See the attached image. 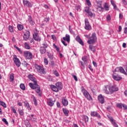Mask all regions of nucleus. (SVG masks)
<instances>
[{"label":"nucleus","mask_w":127,"mask_h":127,"mask_svg":"<svg viewBox=\"0 0 127 127\" xmlns=\"http://www.w3.org/2000/svg\"><path fill=\"white\" fill-rule=\"evenodd\" d=\"M29 79L33 82L32 83H29V86L33 90H35V91L37 94H38L40 97H41V93H40V87L37 84V79L33 76V75L29 74L28 75Z\"/></svg>","instance_id":"obj_1"},{"label":"nucleus","mask_w":127,"mask_h":127,"mask_svg":"<svg viewBox=\"0 0 127 127\" xmlns=\"http://www.w3.org/2000/svg\"><path fill=\"white\" fill-rule=\"evenodd\" d=\"M118 91H119V88L117 86L107 85L104 87L103 92L107 95H111Z\"/></svg>","instance_id":"obj_2"},{"label":"nucleus","mask_w":127,"mask_h":127,"mask_svg":"<svg viewBox=\"0 0 127 127\" xmlns=\"http://www.w3.org/2000/svg\"><path fill=\"white\" fill-rule=\"evenodd\" d=\"M97 34L96 33H93L91 36L89 38L87 43L88 44H95L96 41H97Z\"/></svg>","instance_id":"obj_3"},{"label":"nucleus","mask_w":127,"mask_h":127,"mask_svg":"<svg viewBox=\"0 0 127 127\" xmlns=\"http://www.w3.org/2000/svg\"><path fill=\"white\" fill-rule=\"evenodd\" d=\"M35 68L36 71H37L38 73L43 75H45V74H46V71H45V69L43 66L36 64L35 65Z\"/></svg>","instance_id":"obj_4"},{"label":"nucleus","mask_w":127,"mask_h":127,"mask_svg":"<svg viewBox=\"0 0 127 127\" xmlns=\"http://www.w3.org/2000/svg\"><path fill=\"white\" fill-rule=\"evenodd\" d=\"M81 92L88 101H93V98H92V96H91L90 93H89V92H88V91H87L83 87H81Z\"/></svg>","instance_id":"obj_5"},{"label":"nucleus","mask_w":127,"mask_h":127,"mask_svg":"<svg viewBox=\"0 0 127 127\" xmlns=\"http://www.w3.org/2000/svg\"><path fill=\"white\" fill-rule=\"evenodd\" d=\"M47 47H48V44L46 42L41 45L39 50L41 54H45L46 53V48H47Z\"/></svg>","instance_id":"obj_6"},{"label":"nucleus","mask_w":127,"mask_h":127,"mask_svg":"<svg viewBox=\"0 0 127 127\" xmlns=\"http://www.w3.org/2000/svg\"><path fill=\"white\" fill-rule=\"evenodd\" d=\"M23 55L26 59H28V60H31V59H32L33 56L32 53L29 51L24 52Z\"/></svg>","instance_id":"obj_7"},{"label":"nucleus","mask_w":127,"mask_h":127,"mask_svg":"<svg viewBox=\"0 0 127 127\" xmlns=\"http://www.w3.org/2000/svg\"><path fill=\"white\" fill-rule=\"evenodd\" d=\"M126 71H125V69L123 67H118L115 68L116 72H120V73H122L123 74L127 75V67L126 68Z\"/></svg>","instance_id":"obj_8"},{"label":"nucleus","mask_w":127,"mask_h":127,"mask_svg":"<svg viewBox=\"0 0 127 127\" xmlns=\"http://www.w3.org/2000/svg\"><path fill=\"white\" fill-rule=\"evenodd\" d=\"M13 60L17 67H20L21 63H20V61H19V59L17 58V56L14 55H13Z\"/></svg>","instance_id":"obj_9"},{"label":"nucleus","mask_w":127,"mask_h":127,"mask_svg":"<svg viewBox=\"0 0 127 127\" xmlns=\"http://www.w3.org/2000/svg\"><path fill=\"white\" fill-rule=\"evenodd\" d=\"M85 29L86 30H91L92 29V27L90 25V23H89V20L87 19H85Z\"/></svg>","instance_id":"obj_10"},{"label":"nucleus","mask_w":127,"mask_h":127,"mask_svg":"<svg viewBox=\"0 0 127 127\" xmlns=\"http://www.w3.org/2000/svg\"><path fill=\"white\" fill-rule=\"evenodd\" d=\"M90 116L94 118H97L98 120L101 119V115L97 112V111H92L91 112Z\"/></svg>","instance_id":"obj_11"},{"label":"nucleus","mask_w":127,"mask_h":127,"mask_svg":"<svg viewBox=\"0 0 127 127\" xmlns=\"http://www.w3.org/2000/svg\"><path fill=\"white\" fill-rule=\"evenodd\" d=\"M33 36L34 40L36 41H41V37L39 36V34H38V33H35Z\"/></svg>","instance_id":"obj_12"},{"label":"nucleus","mask_w":127,"mask_h":127,"mask_svg":"<svg viewBox=\"0 0 127 127\" xmlns=\"http://www.w3.org/2000/svg\"><path fill=\"white\" fill-rule=\"evenodd\" d=\"M29 36H30V32H29V31H26L23 35V40L24 41H27L29 39Z\"/></svg>","instance_id":"obj_13"},{"label":"nucleus","mask_w":127,"mask_h":127,"mask_svg":"<svg viewBox=\"0 0 127 127\" xmlns=\"http://www.w3.org/2000/svg\"><path fill=\"white\" fill-rule=\"evenodd\" d=\"M113 79H114V80H116V81H120L122 80V77H121V76L119 75L116 73H114L113 74Z\"/></svg>","instance_id":"obj_14"},{"label":"nucleus","mask_w":127,"mask_h":127,"mask_svg":"<svg viewBox=\"0 0 127 127\" xmlns=\"http://www.w3.org/2000/svg\"><path fill=\"white\" fill-rule=\"evenodd\" d=\"M98 100L100 104H104V103H105V99L102 94H100L98 96Z\"/></svg>","instance_id":"obj_15"},{"label":"nucleus","mask_w":127,"mask_h":127,"mask_svg":"<svg viewBox=\"0 0 127 127\" xmlns=\"http://www.w3.org/2000/svg\"><path fill=\"white\" fill-rule=\"evenodd\" d=\"M62 103L64 107H67V106H68V100H67L65 97L62 98Z\"/></svg>","instance_id":"obj_16"},{"label":"nucleus","mask_w":127,"mask_h":127,"mask_svg":"<svg viewBox=\"0 0 127 127\" xmlns=\"http://www.w3.org/2000/svg\"><path fill=\"white\" fill-rule=\"evenodd\" d=\"M55 102V101H53L52 98L48 99L47 102L48 106H50V107H53V106L54 105Z\"/></svg>","instance_id":"obj_17"},{"label":"nucleus","mask_w":127,"mask_h":127,"mask_svg":"<svg viewBox=\"0 0 127 127\" xmlns=\"http://www.w3.org/2000/svg\"><path fill=\"white\" fill-rule=\"evenodd\" d=\"M23 4L24 5H27L29 6V7H32V4L30 3L29 1H27L26 0H23Z\"/></svg>","instance_id":"obj_18"},{"label":"nucleus","mask_w":127,"mask_h":127,"mask_svg":"<svg viewBox=\"0 0 127 127\" xmlns=\"http://www.w3.org/2000/svg\"><path fill=\"white\" fill-rule=\"evenodd\" d=\"M75 40H76V41H77V42L79 43V44H81V45H84V43L83 42L82 39H81V38H80V36H77Z\"/></svg>","instance_id":"obj_19"},{"label":"nucleus","mask_w":127,"mask_h":127,"mask_svg":"<svg viewBox=\"0 0 127 127\" xmlns=\"http://www.w3.org/2000/svg\"><path fill=\"white\" fill-rule=\"evenodd\" d=\"M56 87H57L58 90H62V84L60 82H58L56 83Z\"/></svg>","instance_id":"obj_20"},{"label":"nucleus","mask_w":127,"mask_h":127,"mask_svg":"<svg viewBox=\"0 0 127 127\" xmlns=\"http://www.w3.org/2000/svg\"><path fill=\"white\" fill-rule=\"evenodd\" d=\"M50 88L52 90V91H53L54 92H56V93H57V92H59V90L58 89V88H57L56 86L52 85L50 86Z\"/></svg>","instance_id":"obj_21"},{"label":"nucleus","mask_w":127,"mask_h":127,"mask_svg":"<svg viewBox=\"0 0 127 127\" xmlns=\"http://www.w3.org/2000/svg\"><path fill=\"white\" fill-rule=\"evenodd\" d=\"M63 112L65 117H68L69 116V111L68 110V109L66 108H63Z\"/></svg>","instance_id":"obj_22"},{"label":"nucleus","mask_w":127,"mask_h":127,"mask_svg":"<svg viewBox=\"0 0 127 127\" xmlns=\"http://www.w3.org/2000/svg\"><path fill=\"white\" fill-rule=\"evenodd\" d=\"M63 40L69 43L70 42V36L68 34H66L65 37H63Z\"/></svg>","instance_id":"obj_23"},{"label":"nucleus","mask_w":127,"mask_h":127,"mask_svg":"<svg viewBox=\"0 0 127 127\" xmlns=\"http://www.w3.org/2000/svg\"><path fill=\"white\" fill-rule=\"evenodd\" d=\"M28 17V21L30 24H31V25H34V22L32 20V17L30 15H29Z\"/></svg>","instance_id":"obj_24"},{"label":"nucleus","mask_w":127,"mask_h":127,"mask_svg":"<svg viewBox=\"0 0 127 127\" xmlns=\"http://www.w3.org/2000/svg\"><path fill=\"white\" fill-rule=\"evenodd\" d=\"M87 13L88 14V16H89L90 17H95V16H96L95 13H93L91 11H89V12Z\"/></svg>","instance_id":"obj_25"},{"label":"nucleus","mask_w":127,"mask_h":127,"mask_svg":"<svg viewBox=\"0 0 127 127\" xmlns=\"http://www.w3.org/2000/svg\"><path fill=\"white\" fill-rule=\"evenodd\" d=\"M89 48L92 52H95V51H96V48L92 45H89Z\"/></svg>","instance_id":"obj_26"},{"label":"nucleus","mask_w":127,"mask_h":127,"mask_svg":"<svg viewBox=\"0 0 127 127\" xmlns=\"http://www.w3.org/2000/svg\"><path fill=\"white\" fill-rule=\"evenodd\" d=\"M9 79L10 82H13V80H14V74L13 73H11L9 75Z\"/></svg>","instance_id":"obj_27"},{"label":"nucleus","mask_w":127,"mask_h":127,"mask_svg":"<svg viewBox=\"0 0 127 127\" xmlns=\"http://www.w3.org/2000/svg\"><path fill=\"white\" fill-rule=\"evenodd\" d=\"M104 8L106 10H110V7H109V4H108V3H105Z\"/></svg>","instance_id":"obj_28"},{"label":"nucleus","mask_w":127,"mask_h":127,"mask_svg":"<svg viewBox=\"0 0 127 127\" xmlns=\"http://www.w3.org/2000/svg\"><path fill=\"white\" fill-rule=\"evenodd\" d=\"M25 107H26L28 110H31L30 106H29V104L27 102H24Z\"/></svg>","instance_id":"obj_29"},{"label":"nucleus","mask_w":127,"mask_h":127,"mask_svg":"<svg viewBox=\"0 0 127 127\" xmlns=\"http://www.w3.org/2000/svg\"><path fill=\"white\" fill-rule=\"evenodd\" d=\"M111 124H112L113 126L115 127H119V126H118V124L116 123V120H113L111 122Z\"/></svg>","instance_id":"obj_30"},{"label":"nucleus","mask_w":127,"mask_h":127,"mask_svg":"<svg viewBox=\"0 0 127 127\" xmlns=\"http://www.w3.org/2000/svg\"><path fill=\"white\" fill-rule=\"evenodd\" d=\"M96 8L97 11L101 12V11H103V9H104V7L103 6L101 7H96Z\"/></svg>","instance_id":"obj_31"},{"label":"nucleus","mask_w":127,"mask_h":127,"mask_svg":"<svg viewBox=\"0 0 127 127\" xmlns=\"http://www.w3.org/2000/svg\"><path fill=\"white\" fill-rule=\"evenodd\" d=\"M96 2H97L96 7H100L103 6H102V1H96Z\"/></svg>","instance_id":"obj_32"},{"label":"nucleus","mask_w":127,"mask_h":127,"mask_svg":"<svg viewBox=\"0 0 127 127\" xmlns=\"http://www.w3.org/2000/svg\"><path fill=\"white\" fill-rule=\"evenodd\" d=\"M83 120L85 121V123H88L89 122V117L87 116H84Z\"/></svg>","instance_id":"obj_33"},{"label":"nucleus","mask_w":127,"mask_h":127,"mask_svg":"<svg viewBox=\"0 0 127 127\" xmlns=\"http://www.w3.org/2000/svg\"><path fill=\"white\" fill-rule=\"evenodd\" d=\"M53 74H55V75L56 76V77H59V76H60L59 73L58 72V71H57V70H53Z\"/></svg>","instance_id":"obj_34"},{"label":"nucleus","mask_w":127,"mask_h":127,"mask_svg":"<svg viewBox=\"0 0 127 127\" xmlns=\"http://www.w3.org/2000/svg\"><path fill=\"white\" fill-rule=\"evenodd\" d=\"M24 45H25V48L26 49H28V50L30 49V46H29V44H28V43L25 42L24 43Z\"/></svg>","instance_id":"obj_35"},{"label":"nucleus","mask_w":127,"mask_h":127,"mask_svg":"<svg viewBox=\"0 0 127 127\" xmlns=\"http://www.w3.org/2000/svg\"><path fill=\"white\" fill-rule=\"evenodd\" d=\"M17 28L18 30H20V31L22 30V29H23V25L21 24L18 25Z\"/></svg>","instance_id":"obj_36"},{"label":"nucleus","mask_w":127,"mask_h":127,"mask_svg":"<svg viewBox=\"0 0 127 127\" xmlns=\"http://www.w3.org/2000/svg\"><path fill=\"white\" fill-rule=\"evenodd\" d=\"M20 88L21 90H23V91H24L25 90V86L23 83H21L20 85Z\"/></svg>","instance_id":"obj_37"},{"label":"nucleus","mask_w":127,"mask_h":127,"mask_svg":"<svg viewBox=\"0 0 127 127\" xmlns=\"http://www.w3.org/2000/svg\"><path fill=\"white\" fill-rule=\"evenodd\" d=\"M0 106H2L3 108H6V104L2 101H0Z\"/></svg>","instance_id":"obj_38"},{"label":"nucleus","mask_w":127,"mask_h":127,"mask_svg":"<svg viewBox=\"0 0 127 127\" xmlns=\"http://www.w3.org/2000/svg\"><path fill=\"white\" fill-rule=\"evenodd\" d=\"M32 99L35 106H37V100H36V98H35V97L33 96Z\"/></svg>","instance_id":"obj_39"},{"label":"nucleus","mask_w":127,"mask_h":127,"mask_svg":"<svg viewBox=\"0 0 127 127\" xmlns=\"http://www.w3.org/2000/svg\"><path fill=\"white\" fill-rule=\"evenodd\" d=\"M44 60L45 65H48V60L46 58H44Z\"/></svg>","instance_id":"obj_40"},{"label":"nucleus","mask_w":127,"mask_h":127,"mask_svg":"<svg viewBox=\"0 0 127 127\" xmlns=\"http://www.w3.org/2000/svg\"><path fill=\"white\" fill-rule=\"evenodd\" d=\"M82 60L84 62L85 64H86V63H87V57H82Z\"/></svg>","instance_id":"obj_41"},{"label":"nucleus","mask_w":127,"mask_h":127,"mask_svg":"<svg viewBox=\"0 0 127 127\" xmlns=\"http://www.w3.org/2000/svg\"><path fill=\"white\" fill-rule=\"evenodd\" d=\"M19 111V114L20 115V116H23L24 115V112H23V110H18Z\"/></svg>","instance_id":"obj_42"},{"label":"nucleus","mask_w":127,"mask_h":127,"mask_svg":"<svg viewBox=\"0 0 127 127\" xmlns=\"http://www.w3.org/2000/svg\"><path fill=\"white\" fill-rule=\"evenodd\" d=\"M123 105L121 103H117L116 106L117 107H118V108H120V109H122V108H123Z\"/></svg>","instance_id":"obj_43"},{"label":"nucleus","mask_w":127,"mask_h":127,"mask_svg":"<svg viewBox=\"0 0 127 127\" xmlns=\"http://www.w3.org/2000/svg\"><path fill=\"white\" fill-rule=\"evenodd\" d=\"M85 12H86V13H87V12H90V7H86L85 8Z\"/></svg>","instance_id":"obj_44"},{"label":"nucleus","mask_w":127,"mask_h":127,"mask_svg":"<svg viewBox=\"0 0 127 127\" xmlns=\"http://www.w3.org/2000/svg\"><path fill=\"white\" fill-rule=\"evenodd\" d=\"M8 28L10 32H13V28H12V26L9 25L8 26Z\"/></svg>","instance_id":"obj_45"},{"label":"nucleus","mask_w":127,"mask_h":127,"mask_svg":"<svg viewBox=\"0 0 127 127\" xmlns=\"http://www.w3.org/2000/svg\"><path fill=\"white\" fill-rule=\"evenodd\" d=\"M86 1L88 6H91V5H92V4L91 3V1H90V0H86Z\"/></svg>","instance_id":"obj_46"},{"label":"nucleus","mask_w":127,"mask_h":127,"mask_svg":"<svg viewBox=\"0 0 127 127\" xmlns=\"http://www.w3.org/2000/svg\"><path fill=\"white\" fill-rule=\"evenodd\" d=\"M2 121L5 124V125H6V126H8V122L6 121V119L3 118L2 119Z\"/></svg>","instance_id":"obj_47"},{"label":"nucleus","mask_w":127,"mask_h":127,"mask_svg":"<svg viewBox=\"0 0 127 127\" xmlns=\"http://www.w3.org/2000/svg\"><path fill=\"white\" fill-rule=\"evenodd\" d=\"M107 117L110 120V122L114 120V118L110 115H107Z\"/></svg>","instance_id":"obj_48"},{"label":"nucleus","mask_w":127,"mask_h":127,"mask_svg":"<svg viewBox=\"0 0 127 127\" xmlns=\"http://www.w3.org/2000/svg\"><path fill=\"white\" fill-rule=\"evenodd\" d=\"M106 19L107 20H111V15L110 14L107 15Z\"/></svg>","instance_id":"obj_49"},{"label":"nucleus","mask_w":127,"mask_h":127,"mask_svg":"<svg viewBox=\"0 0 127 127\" xmlns=\"http://www.w3.org/2000/svg\"><path fill=\"white\" fill-rule=\"evenodd\" d=\"M72 77H73L75 81H78V78H77V76L76 75L72 74Z\"/></svg>","instance_id":"obj_50"},{"label":"nucleus","mask_w":127,"mask_h":127,"mask_svg":"<svg viewBox=\"0 0 127 127\" xmlns=\"http://www.w3.org/2000/svg\"><path fill=\"white\" fill-rule=\"evenodd\" d=\"M48 56L50 59H53V56L51 55V54H48Z\"/></svg>","instance_id":"obj_51"},{"label":"nucleus","mask_w":127,"mask_h":127,"mask_svg":"<svg viewBox=\"0 0 127 127\" xmlns=\"http://www.w3.org/2000/svg\"><path fill=\"white\" fill-rule=\"evenodd\" d=\"M14 48H16V49H17V50H18L19 52H20L21 51V50L18 47H16V46H14Z\"/></svg>","instance_id":"obj_52"},{"label":"nucleus","mask_w":127,"mask_h":127,"mask_svg":"<svg viewBox=\"0 0 127 127\" xmlns=\"http://www.w3.org/2000/svg\"><path fill=\"white\" fill-rule=\"evenodd\" d=\"M81 6H80V5H77L75 6V9L76 10H79Z\"/></svg>","instance_id":"obj_53"},{"label":"nucleus","mask_w":127,"mask_h":127,"mask_svg":"<svg viewBox=\"0 0 127 127\" xmlns=\"http://www.w3.org/2000/svg\"><path fill=\"white\" fill-rule=\"evenodd\" d=\"M88 68L90 69V70L92 71V72H93V71L94 70L93 67L90 65H88Z\"/></svg>","instance_id":"obj_54"},{"label":"nucleus","mask_w":127,"mask_h":127,"mask_svg":"<svg viewBox=\"0 0 127 127\" xmlns=\"http://www.w3.org/2000/svg\"><path fill=\"white\" fill-rule=\"evenodd\" d=\"M113 7H114V9L119 10V8H118V7L117 6V5H116V4L114 5H113Z\"/></svg>","instance_id":"obj_55"},{"label":"nucleus","mask_w":127,"mask_h":127,"mask_svg":"<svg viewBox=\"0 0 127 127\" xmlns=\"http://www.w3.org/2000/svg\"><path fill=\"white\" fill-rule=\"evenodd\" d=\"M122 107L124 108V110H127V106L125 105V104H123Z\"/></svg>","instance_id":"obj_56"},{"label":"nucleus","mask_w":127,"mask_h":127,"mask_svg":"<svg viewBox=\"0 0 127 127\" xmlns=\"http://www.w3.org/2000/svg\"><path fill=\"white\" fill-rule=\"evenodd\" d=\"M52 38L53 40H56V37L54 35H52Z\"/></svg>","instance_id":"obj_57"},{"label":"nucleus","mask_w":127,"mask_h":127,"mask_svg":"<svg viewBox=\"0 0 127 127\" xmlns=\"http://www.w3.org/2000/svg\"><path fill=\"white\" fill-rule=\"evenodd\" d=\"M57 106L58 107V108H60V107H61V105L60 104V103H59V102H57Z\"/></svg>","instance_id":"obj_58"},{"label":"nucleus","mask_w":127,"mask_h":127,"mask_svg":"<svg viewBox=\"0 0 127 127\" xmlns=\"http://www.w3.org/2000/svg\"><path fill=\"white\" fill-rule=\"evenodd\" d=\"M122 2L124 3V4H125V5H127V2L126 0H122Z\"/></svg>","instance_id":"obj_59"},{"label":"nucleus","mask_w":127,"mask_h":127,"mask_svg":"<svg viewBox=\"0 0 127 127\" xmlns=\"http://www.w3.org/2000/svg\"><path fill=\"white\" fill-rule=\"evenodd\" d=\"M62 42L63 44H64V46H67V43H66V42H65V41H62Z\"/></svg>","instance_id":"obj_60"},{"label":"nucleus","mask_w":127,"mask_h":127,"mask_svg":"<svg viewBox=\"0 0 127 127\" xmlns=\"http://www.w3.org/2000/svg\"><path fill=\"white\" fill-rule=\"evenodd\" d=\"M123 17H124V16L123 15V14H122V13H120L119 14V18L122 19V18H123Z\"/></svg>","instance_id":"obj_61"},{"label":"nucleus","mask_w":127,"mask_h":127,"mask_svg":"<svg viewBox=\"0 0 127 127\" xmlns=\"http://www.w3.org/2000/svg\"><path fill=\"white\" fill-rule=\"evenodd\" d=\"M111 4H112L113 6V5H115V4H116L115 3V2L113 1V0H111Z\"/></svg>","instance_id":"obj_62"},{"label":"nucleus","mask_w":127,"mask_h":127,"mask_svg":"<svg viewBox=\"0 0 127 127\" xmlns=\"http://www.w3.org/2000/svg\"><path fill=\"white\" fill-rule=\"evenodd\" d=\"M50 65H51L52 66H54V61H52L50 63Z\"/></svg>","instance_id":"obj_63"},{"label":"nucleus","mask_w":127,"mask_h":127,"mask_svg":"<svg viewBox=\"0 0 127 127\" xmlns=\"http://www.w3.org/2000/svg\"><path fill=\"white\" fill-rule=\"evenodd\" d=\"M124 32L126 34H127V27L125 28Z\"/></svg>","instance_id":"obj_64"}]
</instances>
